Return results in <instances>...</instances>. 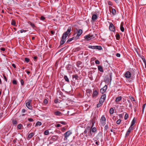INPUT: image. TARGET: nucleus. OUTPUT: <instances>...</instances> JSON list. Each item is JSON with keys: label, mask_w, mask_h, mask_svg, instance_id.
I'll return each mask as SVG.
<instances>
[{"label": "nucleus", "mask_w": 146, "mask_h": 146, "mask_svg": "<svg viewBox=\"0 0 146 146\" xmlns=\"http://www.w3.org/2000/svg\"><path fill=\"white\" fill-rule=\"evenodd\" d=\"M121 122V120L120 119H118L116 121V123L117 124H120Z\"/></svg>", "instance_id": "nucleus-44"}, {"label": "nucleus", "mask_w": 146, "mask_h": 146, "mask_svg": "<svg viewBox=\"0 0 146 146\" xmlns=\"http://www.w3.org/2000/svg\"><path fill=\"white\" fill-rule=\"evenodd\" d=\"M20 82H21V85H23L24 83L23 80V79H21V80Z\"/></svg>", "instance_id": "nucleus-50"}, {"label": "nucleus", "mask_w": 146, "mask_h": 146, "mask_svg": "<svg viewBox=\"0 0 146 146\" xmlns=\"http://www.w3.org/2000/svg\"><path fill=\"white\" fill-rule=\"evenodd\" d=\"M96 49H98V50H100L102 49V47L100 46H96Z\"/></svg>", "instance_id": "nucleus-31"}, {"label": "nucleus", "mask_w": 146, "mask_h": 146, "mask_svg": "<svg viewBox=\"0 0 146 146\" xmlns=\"http://www.w3.org/2000/svg\"><path fill=\"white\" fill-rule=\"evenodd\" d=\"M26 111V110L25 109H23L22 110V112L23 113H25Z\"/></svg>", "instance_id": "nucleus-57"}, {"label": "nucleus", "mask_w": 146, "mask_h": 146, "mask_svg": "<svg viewBox=\"0 0 146 146\" xmlns=\"http://www.w3.org/2000/svg\"><path fill=\"white\" fill-rule=\"evenodd\" d=\"M88 129H86L84 131V134H86L87 133V132H88Z\"/></svg>", "instance_id": "nucleus-53"}, {"label": "nucleus", "mask_w": 146, "mask_h": 146, "mask_svg": "<svg viewBox=\"0 0 146 146\" xmlns=\"http://www.w3.org/2000/svg\"><path fill=\"white\" fill-rule=\"evenodd\" d=\"M135 121L134 120V118L133 119L132 121H131V124L130 127H133L132 126L135 124Z\"/></svg>", "instance_id": "nucleus-29"}, {"label": "nucleus", "mask_w": 146, "mask_h": 146, "mask_svg": "<svg viewBox=\"0 0 146 146\" xmlns=\"http://www.w3.org/2000/svg\"><path fill=\"white\" fill-rule=\"evenodd\" d=\"M130 99L132 101H135V100L134 98L132 96L130 98Z\"/></svg>", "instance_id": "nucleus-51"}, {"label": "nucleus", "mask_w": 146, "mask_h": 146, "mask_svg": "<svg viewBox=\"0 0 146 146\" xmlns=\"http://www.w3.org/2000/svg\"><path fill=\"white\" fill-rule=\"evenodd\" d=\"M146 104H144L143 105V109H144L145 107V105H146Z\"/></svg>", "instance_id": "nucleus-64"}, {"label": "nucleus", "mask_w": 146, "mask_h": 146, "mask_svg": "<svg viewBox=\"0 0 146 146\" xmlns=\"http://www.w3.org/2000/svg\"><path fill=\"white\" fill-rule=\"evenodd\" d=\"M34 135V133H30L28 135V137L29 139H31Z\"/></svg>", "instance_id": "nucleus-26"}, {"label": "nucleus", "mask_w": 146, "mask_h": 146, "mask_svg": "<svg viewBox=\"0 0 146 146\" xmlns=\"http://www.w3.org/2000/svg\"><path fill=\"white\" fill-rule=\"evenodd\" d=\"M40 19V20L42 21H44L45 19V17L44 16H42L41 17Z\"/></svg>", "instance_id": "nucleus-39"}, {"label": "nucleus", "mask_w": 146, "mask_h": 146, "mask_svg": "<svg viewBox=\"0 0 146 146\" xmlns=\"http://www.w3.org/2000/svg\"><path fill=\"white\" fill-rule=\"evenodd\" d=\"M11 24L14 26H15L16 23L15 22L14 20H12L11 21Z\"/></svg>", "instance_id": "nucleus-35"}, {"label": "nucleus", "mask_w": 146, "mask_h": 146, "mask_svg": "<svg viewBox=\"0 0 146 146\" xmlns=\"http://www.w3.org/2000/svg\"><path fill=\"white\" fill-rule=\"evenodd\" d=\"M82 64V62L80 61H78L76 63V66L79 68H82V66H81Z\"/></svg>", "instance_id": "nucleus-14"}, {"label": "nucleus", "mask_w": 146, "mask_h": 146, "mask_svg": "<svg viewBox=\"0 0 146 146\" xmlns=\"http://www.w3.org/2000/svg\"><path fill=\"white\" fill-rule=\"evenodd\" d=\"M23 128V125L21 124H19L17 125V129H21Z\"/></svg>", "instance_id": "nucleus-17"}, {"label": "nucleus", "mask_w": 146, "mask_h": 146, "mask_svg": "<svg viewBox=\"0 0 146 146\" xmlns=\"http://www.w3.org/2000/svg\"><path fill=\"white\" fill-rule=\"evenodd\" d=\"M84 38L85 39L87 40H89L91 39H93L95 38L94 36L92 34H89L84 36Z\"/></svg>", "instance_id": "nucleus-4"}, {"label": "nucleus", "mask_w": 146, "mask_h": 146, "mask_svg": "<svg viewBox=\"0 0 146 146\" xmlns=\"http://www.w3.org/2000/svg\"><path fill=\"white\" fill-rule=\"evenodd\" d=\"M128 117V114L126 113L125 114L124 116V119L125 120H126L127 119V118Z\"/></svg>", "instance_id": "nucleus-38"}, {"label": "nucleus", "mask_w": 146, "mask_h": 146, "mask_svg": "<svg viewBox=\"0 0 146 146\" xmlns=\"http://www.w3.org/2000/svg\"><path fill=\"white\" fill-rule=\"evenodd\" d=\"M98 70L102 72H103V70L102 66H101L99 65L98 66Z\"/></svg>", "instance_id": "nucleus-18"}, {"label": "nucleus", "mask_w": 146, "mask_h": 146, "mask_svg": "<svg viewBox=\"0 0 146 146\" xmlns=\"http://www.w3.org/2000/svg\"><path fill=\"white\" fill-rule=\"evenodd\" d=\"M64 78L66 81L67 82H69V79L68 78L67 76H66L65 75L64 76Z\"/></svg>", "instance_id": "nucleus-32"}, {"label": "nucleus", "mask_w": 146, "mask_h": 146, "mask_svg": "<svg viewBox=\"0 0 146 146\" xmlns=\"http://www.w3.org/2000/svg\"><path fill=\"white\" fill-rule=\"evenodd\" d=\"M141 58L142 59V60L144 63L145 65V67L146 68V60L145 59V58L143 56L141 57Z\"/></svg>", "instance_id": "nucleus-27"}, {"label": "nucleus", "mask_w": 146, "mask_h": 146, "mask_svg": "<svg viewBox=\"0 0 146 146\" xmlns=\"http://www.w3.org/2000/svg\"><path fill=\"white\" fill-rule=\"evenodd\" d=\"M49 132L48 130H46L44 132V134L45 135H48L49 134Z\"/></svg>", "instance_id": "nucleus-33"}, {"label": "nucleus", "mask_w": 146, "mask_h": 146, "mask_svg": "<svg viewBox=\"0 0 146 146\" xmlns=\"http://www.w3.org/2000/svg\"><path fill=\"white\" fill-rule=\"evenodd\" d=\"M102 103H100L99 102V104H97V107L98 108H99V107H100L102 105Z\"/></svg>", "instance_id": "nucleus-47"}, {"label": "nucleus", "mask_w": 146, "mask_h": 146, "mask_svg": "<svg viewBox=\"0 0 146 146\" xmlns=\"http://www.w3.org/2000/svg\"><path fill=\"white\" fill-rule=\"evenodd\" d=\"M25 71L27 73L29 74L30 73V72L28 70H26Z\"/></svg>", "instance_id": "nucleus-62"}, {"label": "nucleus", "mask_w": 146, "mask_h": 146, "mask_svg": "<svg viewBox=\"0 0 146 146\" xmlns=\"http://www.w3.org/2000/svg\"><path fill=\"white\" fill-rule=\"evenodd\" d=\"M72 133V132L70 130H69L65 133L64 134V140L65 141L67 140L68 137Z\"/></svg>", "instance_id": "nucleus-2"}, {"label": "nucleus", "mask_w": 146, "mask_h": 146, "mask_svg": "<svg viewBox=\"0 0 146 146\" xmlns=\"http://www.w3.org/2000/svg\"><path fill=\"white\" fill-rule=\"evenodd\" d=\"M37 57L36 56H34L33 57L34 60L35 61H36V60L37 59Z\"/></svg>", "instance_id": "nucleus-60"}, {"label": "nucleus", "mask_w": 146, "mask_h": 146, "mask_svg": "<svg viewBox=\"0 0 146 146\" xmlns=\"http://www.w3.org/2000/svg\"><path fill=\"white\" fill-rule=\"evenodd\" d=\"M98 17L96 14H93L92 17V19L93 21H95L97 19Z\"/></svg>", "instance_id": "nucleus-16"}, {"label": "nucleus", "mask_w": 146, "mask_h": 146, "mask_svg": "<svg viewBox=\"0 0 146 146\" xmlns=\"http://www.w3.org/2000/svg\"><path fill=\"white\" fill-rule=\"evenodd\" d=\"M106 119L104 115H102L100 119V122L102 125L104 126L106 123Z\"/></svg>", "instance_id": "nucleus-5"}, {"label": "nucleus", "mask_w": 146, "mask_h": 146, "mask_svg": "<svg viewBox=\"0 0 146 146\" xmlns=\"http://www.w3.org/2000/svg\"><path fill=\"white\" fill-rule=\"evenodd\" d=\"M95 62L96 64H100V62L98 60H96Z\"/></svg>", "instance_id": "nucleus-42"}, {"label": "nucleus", "mask_w": 146, "mask_h": 146, "mask_svg": "<svg viewBox=\"0 0 146 146\" xmlns=\"http://www.w3.org/2000/svg\"><path fill=\"white\" fill-rule=\"evenodd\" d=\"M106 95L104 94L102 95L100 99L99 102L100 103H103L105 101L106 99Z\"/></svg>", "instance_id": "nucleus-6"}, {"label": "nucleus", "mask_w": 146, "mask_h": 146, "mask_svg": "<svg viewBox=\"0 0 146 146\" xmlns=\"http://www.w3.org/2000/svg\"><path fill=\"white\" fill-rule=\"evenodd\" d=\"M54 114L56 115L59 116L62 115V113L59 111H55L54 112Z\"/></svg>", "instance_id": "nucleus-20"}, {"label": "nucleus", "mask_w": 146, "mask_h": 146, "mask_svg": "<svg viewBox=\"0 0 146 146\" xmlns=\"http://www.w3.org/2000/svg\"><path fill=\"white\" fill-rule=\"evenodd\" d=\"M88 48H91L92 49H95L96 48V46H92L91 45H89L88 46Z\"/></svg>", "instance_id": "nucleus-34"}, {"label": "nucleus", "mask_w": 146, "mask_h": 146, "mask_svg": "<svg viewBox=\"0 0 146 146\" xmlns=\"http://www.w3.org/2000/svg\"><path fill=\"white\" fill-rule=\"evenodd\" d=\"M48 101L46 99H45L44 100V103L45 104H46L47 103H48Z\"/></svg>", "instance_id": "nucleus-45"}, {"label": "nucleus", "mask_w": 146, "mask_h": 146, "mask_svg": "<svg viewBox=\"0 0 146 146\" xmlns=\"http://www.w3.org/2000/svg\"><path fill=\"white\" fill-rule=\"evenodd\" d=\"M131 72L129 71H127L125 73L124 76L126 78L129 79L131 77Z\"/></svg>", "instance_id": "nucleus-8"}, {"label": "nucleus", "mask_w": 146, "mask_h": 146, "mask_svg": "<svg viewBox=\"0 0 146 146\" xmlns=\"http://www.w3.org/2000/svg\"><path fill=\"white\" fill-rule=\"evenodd\" d=\"M108 124L106 125L104 127V130L105 131H106L108 130Z\"/></svg>", "instance_id": "nucleus-41"}, {"label": "nucleus", "mask_w": 146, "mask_h": 146, "mask_svg": "<svg viewBox=\"0 0 146 146\" xmlns=\"http://www.w3.org/2000/svg\"><path fill=\"white\" fill-rule=\"evenodd\" d=\"M115 37L117 40H119L120 39V35H119L117 33L115 35Z\"/></svg>", "instance_id": "nucleus-30"}, {"label": "nucleus", "mask_w": 146, "mask_h": 146, "mask_svg": "<svg viewBox=\"0 0 146 146\" xmlns=\"http://www.w3.org/2000/svg\"><path fill=\"white\" fill-rule=\"evenodd\" d=\"M20 31L21 33H22L23 32L25 33V32H26V31H27L26 30H23V29H21V30Z\"/></svg>", "instance_id": "nucleus-48"}, {"label": "nucleus", "mask_w": 146, "mask_h": 146, "mask_svg": "<svg viewBox=\"0 0 146 146\" xmlns=\"http://www.w3.org/2000/svg\"><path fill=\"white\" fill-rule=\"evenodd\" d=\"M94 123H92V127L94 126ZM91 128H92V127H91ZM91 130L92 131V132L94 133L96 131L97 129L95 127H94L92 128V129H91Z\"/></svg>", "instance_id": "nucleus-19"}, {"label": "nucleus", "mask_w": 146, "mask_h": 146, "mask_svg": "<svg viewBox=\"0 0 146 146\" xmlns=\"http://www.w3.org/2000/svg\"><path fill=\"white\" fill-rule=\"evenodd\" d=\"M108 4L109 5L112 6L113 5V4L110 1L108 2Z\"/></svg>", "instance_id": "nucleus-52"}, {"label": "nucleus", "mask_w": 146, "mask_h": 146, "mask_svg": "<svg viewBox=\"0 0 146 146\" xmlns=\"http://www.w3.org/2000/svg\"><path fill=\"white\" fill-rule=\"evenodd\" d=\"M109 112L110 114H112L114 113V109L113 108H111L109 111Z\"/></svg>", "instance_id": "nucleus-22"}, {"label": "nucleus", "mask_w": 146, "mask_h": 146, "mask_svg": "<svg viewBox=\"0 0 146 146\" xmlns=\"http://www.w3.org/2000/svg\"><path fill=\"white\" fill-rule=\"evenodd\" d=\"M13 83L14 84H17V81L15 80H14L13 81Z\"/></svg>", "instance_id": "nucleus-49"}, {"label": "nucleus", "mask_w": 146, "mask_h": 146, "mask_svg": "<svg viewBox=\"0 0 146 146\" xmlns=\"http://www.w3.org/2000/svg\"><path fill=\"white\" fill-rule=\"evenodd\" d=\"M122 99V97L121 96H118L116 98L115 101L116 103H117L120 101Z\"/></svg>", "instance_id": "nucleus-15"}, {"label": "nucleus", "mask_w": 146, "mask_h": 146, "mask_svg": "<svg viewBox=\"0 0 146 146\" xmlns=\"http://www.w3.org/2000/svg\"><path fill=\"white\" fill-rule=\"evenodd\" d=\"M109 29L111 31L114 32L115 31V27L112 23H110Z\"/></svg>", "instance_id": "nucleus-7"}, {"label": "nucleus", "mask_w": 146, "mask_h": 146, "mask_svg": "<svg viewBox=\"0 0 146 146\" xmlns=\"http://www.w3.org/2000/svg\"><path fill=\"white\" fill-rule=\"evenodd\" d=\"M61 126V125L60 124H57V125H56V127H60Z\"/></svg>", "instance_id": "nucleus-63"}, {"label": "nucleus", "mask_w": 146, "mask_h": 146, "mask_svg": "<svg viewBox=\"0 0 146 146\" xmlns=\"http://www.w3.org/2000/svg\"><path fill=\"white\" fill-rule=\"evenodd\" d=\"M112 13V14L113 15H115L116 14V10L114 9H112V11H111Z\"/></svg>", "instance_id": "nucleus-21"}, {"label": "nucleus", "mask_w": 146, "mask_h": 146, "mask_svg": "<svg viewBox=\"0 0 146 146\" xmlns=\"http://www.w3.org/2000/svg\"><path fill=\"white\" fill-rule=\"evenodd\" d=\"M133 127H130L126 133L125 137H127L129 135V134H130L131 131L133 130Z\"/></svg>", "instance_id": "nucleus-11"}, {"label": "nucleus", "mask_w": 146, "mask_h": 146, "mask_svg": "<svg viewBox=\"0 0 146 146\" xmlns=\"http://www.w3.org/2000/svg\"><path fill=\"white\" fill-rule=\"evenodd\" d=\"M12 123L14 125L16 126L17 124V121L15 119L12 120Z\"/></svg>", "instance_id": "nucleus-24"}, {"label": "nucleus", "mask_w": 146, "mask_h": 146, "mask_svg": "<svg viewBox=\"0 0 146 146\" xmlns=\"http://www.w3.org/2000/svg\"><path fill=\"white\" fill-rule=\"evenodd\" d=\"M72 78H75L76 80L78 79V76L77 74H74L73 75Z\"/></svg>", "instance_id": "nucleus-28"}, {"label": "nucleus", "mask_w": 146, "mask_h": 146, "mask_svg": "<svg viewBox=\"0 0 146 146\" xmlns=\"http://www.w3.org/2000/svg\"><path fill=\"white\" fill-rule=\"evenodd\" d=\"M28 120L30 122H33L34 121L33 119L31 118H28Z\"/></svg>", "instance_id": "nucleus-46"}, {"label": "nucleus", "mask_w": 146, "mask_h": 146, "mask_svg": "<svg viewBox=\"0 0 146 146\" xmlns=\"http://www.w3.org/2000/svg\"><path fill=\"white\" fill-rule=\"evenodd\" d=\"M95 143L97 145H99L100 144V142L98 141H96Z\"/></svg>", "instance_id": "nucleus-59"}, {"label": "nucleus", "mask_w": 146, "mask_h": 146, "mask_svg": "<svg viewBox=\"0 0 146 146\" xmlns=\"http://www.w3.org/2000/svg\"><path fill=\"white\" fill-rule=\"evenodd\" d=\"M77 40V39L76 38V37L75 36V37L74 36L72 38H69L67 41L66 42L68 43H69L70 42H71L73 40Z\"/></svg>", "instance_id": "nucleus-12"}, {"label": "nucleus", "mask_w": 146, "mask_h": 146, "mask_svg": "<svg viewBox=\"0 0 146 146\" xmlns=\"http://www.w3.org/2000/svg\"><path fill=\"white\" fill-rule=\"evenodd\" d=\"M120 29L121 31L123 32L124 31V28L123 27V24L121 23L120 25Z\"/></svg>", "instance_id": "nucleus-25"}, {"label": "nucleus", "mask_w": 146, "mask_h": 146, "mask_svg": "<svg viewBox=\"0 0 146 146\" xmlns=\"http://www.w3.org/2000/svg\"><path fill=\"white\" fill-rule=\"evenodd\" d=\"M32 100L31 99L29 100L26 101V107L29 109L32 110V107L31 105Z\"/></svg>", "instance_id": "nucleus-3"}, {"label": "nucleus", "mask_w": 146, "mask_h": 146, "mask_svg": "<svg viewBox=\"0 0 146 146\" xmlns=\"http://www.w3.org/2000/svg\"><path fill=\"white\" fill-rule=\"evenodd\" d=\"M4 76V79L7 82V79L6 77L5 76Z\"/></svg>", "instance_id": "nucleus-58"}, {"label": "nucleus", "mask_w": 146, "mask_h": 146, "mask_svg": "<svg viewBox=\"0 0 146 146\" xmlns=\"http://www.w3.org/2000/svg\"><path fill=\"white\" fill-rule=\"evenodd\" d=\"M29 24L33 28H34L35 27V25L33 23H31L30 22H29Z\"/></svg>", "instance_id": "nucleus-36"}, {"label": "nucleus", "mask_w": 146, "mask_h": 146, "mask_svg": "<svg viewBox=\"0 0 146 146\" xmlns=\"http://www.w3.org/2000/svg\"><path fill=\"white\" fill-rule=\"evenodd\" d=\"M42 123L41 122L38 121L36 123V126H40L41 125Z\"/></svg>", "instance_id": "nucleus-37"}, {"label": "nucleus", "mask_w": 146, "mask_h": 146, "mask_svg": "<svg viewBox=\"0 0 146 146\" xmlns=\"http://www.w3.org/2000/svg\"><path fill=\"white\" fill-rule=\"evenodd\" d=\"M12 66H13V67L15 68H16V66H15V64H12Z\"/></svg>", "instance_id": "nucleus-61"}, {"label": "nucleus", "mask_w": 146, "mask_h": 146, "mask_svg": "<svg viewBox=\"0 0 146 146\" xmlns=\"http://www.w3.org/2000/svg\"><path fill=\"white\" fill-rule=\"evenodd\" d=\"M98 94V92L96 90H94L92 95V97L94 98Z\"/></svg>", "instance_id": "nucleus-13"}, {"label": "nucleus", "mask_w": 146, "mask_h": 146, "mask_svg": "<svg viewBox=\"0 0 146 146\" xmlns=\"http://www.w3.org/2000/svg\"><path fill=\"white\" fill-rule=\"evenodd\" d=\"M0 50L1 51H4L5 50V48H0Z\"/></svg>", "instance_id": "nucleus-54"}, {"label": "nucleus", "mask_w": 146, "mask_h": 146, "mask_svg": "<svg viewBox=\"0 0 146 146\" xmlns=\"http://www.w3.org/2000/svg\"><path fill=\"white\" fill-rule=\"evenodd\" d=\"M59 123L62 124L63 125H65L66 124L65 122L63 121H60L58 122Z\"/></svg>", "instance_id": "nucleus-43"}, {"label": "nucleus", "mask_w": 146, "mask_h": 146, "mask_svg": "<svg viewBox=\"0 0 146 146\" xmlns=\"http://www.w3.org/2000/svg\"><path fill=\"white\" fill-rule=\"evenodd\" d=\"M71 30V27H69L68 28L67 31L63 34L60 41L61 45H62L66 41V39L70 32Z\"/></svg>", "instance_id": "nucleus-1"}, {"label": "nucleus", "mask_w": 146, "mask_h": 146, "mask_svg": "<svg viewBox=\"0 0 146 146\" xmlns=\"http://www.w3.org/2000/svg\"><path fill=\"white\" fill-rule=\"evenodd\" d=\"M31 124L30 123H28L27 124V126L28 127H30L31 126Z\"/></svg>", "instance_id": "nucleus-56"}, {"label": "nucleus", "mask_w": 146, "mask_h": 146, "mask_svg": "<svg viewBox=\"0 0 146 146\" xmlns=\"http://www.w3.org/2000/svg\"><path fill=\"white\" fill-rule=\"evenodd\" d=\"M82 32L83 31L82 29H79L77 31V35L75 36L77 39L79 38V36L82 35Z\"/></svg>", "instance_id": "nucleus-9"}, {"label": "nucleus", "mask_w": 146, "mask_h": 146, "mask_svg": "<svg viewBox=\"0 0 146 146\" xmlns=\"http://www.w3.org/2000/svg\"><path fill=\"white\" fill-rule=\"evenodd\" d=\"M116 56L117 57H119L120 56V54L119 53H117L116 54Z\"/></svg>", "instance_id": "nucleus-55"}, {"label": "nucleus", "mask_w": 146, "mask_h": 146, "mask_svg": "<svg viewBox=\"0 0 146 146\" xmlns=\"http://www.w3.org/2000/svg\"><path fill=\"white\" fill-rule=\"evenodd\" d=\"M107 86L106 85L102 88L100 90V92L103 94L105 93L107 89Z\"/></svg>", "instance_id": "nucleus-10"}, {"label": "nucleus", "mask_w": 146, "mask_h": 146, "mask_svg": "<svg viewBox=\"0 0 146 146\" xmlns=\"http://www.w3.org/2000/svg\"><path fill=\"white\" fill-rule=\"evenodd\" d=\"M25 61L27 62H28L29 61V59L27 58H25Z\"/></svg>", "instance_id": "nucleus-40"}, {"label": "nucleus", "mask_w": 146, "mask_h": 146, "mask_svg": "<svg viewBox=\"0 0 146 146\" xmlns=\"http://www.w3.org/2000/svg\"><path fill=\"white\" fill-rule=\"evenodd\" d=\"M92 131L91 130V128L90 129H88V133L89 136L91 137L92 135Z\"/></svg>", "instance_id": "nucleus-23"}]
</instances>
